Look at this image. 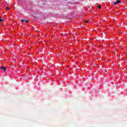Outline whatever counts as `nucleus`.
<instances>
[{
  "instance_id": "f257e3e1",
  "label": "nucleus",
  "mask_w": 127,
  "mask_h": 127,
  "mask_svg": "<svg viewBox=\"0 0 127 127\" xmlns=\"http://www.w3.org/2000/svg\"><path fill=\"white\" fill-rule=\"evenodd\" d=\"M1 69L3 70V72H5L6 71V67L5 66H2Z\"/></svg>"
},
{
  "instance_id": "f03ea898",
  "label": "nucleus",
  "mask_w": 127,
  "mask_h": 127,
  "mask_svg": "<svg viewBox=\"0 0 127 127\" xmlns=\"http://www.w3.org/2000/svg\"><path fill=\"white\" fill-rule=\"evenodd\" d=\"M116 2H117V4L121 3V0H117L116 1Z\"/></svg>"
},
{
  "instance_id": "7ed1b4c3",
  "label": "nucleus",
  "mask_w": 127,
  "mask_h": 127,
  "mask_svg": "<svg viewBox=\"0 0 127 127\" xmlns=\"http://www.w3.org/2000/svg\"><path fill=\"white\" fill-rule=\"evenodd\" d=\"M113 4H114V5H116V4H118V3H117V2H114Z\"/></svg>"
},
{
  "instance_id": "20e7f679",
  "label": "nucleus",
  "mask_w": 127,
  "mask_h": 127,
  "mask_svg": "<svg viewBox=\"0 0 127 127\" xmlns=\"http://www.w3.org/2000/svg\"><path fill=\"white\" fill-rule=\"evenodd\" d=\"M0 21H3V19L0 17Z\"/></svg>"
},
{
  "instance_id": "39448f33",
  "label": "nucleus",
  "mask_w": 127,
  "mask_h": 127,
  "mask_svg": "<svg viewBox=\"0 0 127 127\" xmlns=\"http://www.w3.org/2000/svg\"><path fill=\"white\" fill-rule=\"evenodd\" d=\"M98 7V8H99L100 9H101V8H102V7H101V5H99V6H98V7Z\"/></svg>"
},
{
  "instance_id": "423d86ee",
  "label": "nucleus",
  "mask_w": 127,
  "mask_h": 127,
  "mask_svg": "<svg viewBox=\"0 0 127 127\" xmlns=\"http://www.w3.org/2000/svg\"><path fill=\"white\" fill-rule=\"evenodd\" d=\"M25 22L27 23V22H29V20H25Z\"/></svg>"
},
{
  "instance_id": "0eeeda50",
  "label": "nucleus",
  "mask_w": 127,
  "mask_h": 127,
  "mask_svg": "<svg viewBox=\"0 0 127 127\" xmlns=\"http://www.w3.org/2000/svg\"><path fill=\"white\" fill-rule=\"evenodd\" d=\"M84 22H85V23H88L89 21L84 20Z\"/></svg>"
},
{
  "instance_id": "6e6552de",
  "label": "nucleus",
  "mask_w": 127,
  "mask_h": 127,
  "mask_svg": "<svg viewBox=\"0 0 127 127\" xmlns=\"http://www.w3.org/2000/svg\"><path fill=\"white\" fill-rule=\"evenodd\" d=\"M21 22H24V20L23 19L21 20Z\"/></svg>"
},
{
  "instance_id": "1a4fd4ad",
  "label": "nucleus",
  "mask_w": 127,
  "mask_h": 127,
  "mask_svg": "<svg viewBox=\"0 0 127 127\" xmlns=\"http://www.w3.org/2000/svg\"><path fill=\"white\" fill-rule=\"evenodd\" d=\"M6 9H10V8H9V7H6Z\"/></svg>"
}]
</instances>
